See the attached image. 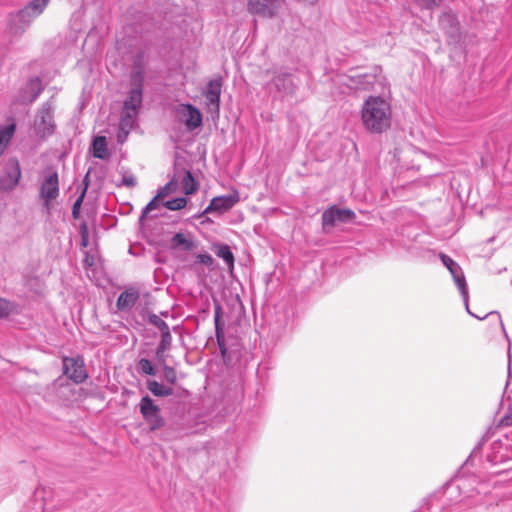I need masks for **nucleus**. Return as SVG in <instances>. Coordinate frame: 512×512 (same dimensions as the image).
Returning <instances> with one entry per match:
<instances>
[{
    "label": "nucleus",
    "instance_id": "a211bd4d",
    "mask_svg": "<svg viewBox=\"0 0 512 512\" xmlns=\"http://www.w3.org/2000/svg\"><path fill=\"white\" fill-rule=\"evenodd\" d=\"M139 298V290L134 287H129L118 296L116 307L122 312L130 311L136 305Z\"/></svg>",
    "mask_w": 512,
    "mask_h": 512
},
{
    "label": "nucleus",
    "instance_id": "79ce46f5",
    "mask_svg": "<svg viewBox=\"0 0 512 512\" xmlns=\"http://www.w3.org/2000/svg\"><path fill=\"white\" fill-rule=\"evenodd\" d=\"M128 133L126 134L125 131L121 130V127L119 126V133L117 135V140L119 143H122L124 142V140L126 139Z\"/></svg>",
    "mask_w": 512,
    "mask_h": 512
},
{
    "label": "nucleus",
    "instance_id": "393cba45",
    "mask_svg": "<svg viewBox=\"0 0 512 512\" xmlns=\"http://www.w3.org/2000/svg\"><path fill=\"white\" fill-rule=\"evenodd\" d=\"M16 130V124L11 123L0 127V156L6 150Z\"/></svg>",
    "mask_w": 512,
    "mask_h": 512
},
{
    "label": "nucleus",
    "instance_id": "39448f33",
    "mask_svg": "<svg viewBox=\"0 0 512 512\" xmlns=\"http://www.w3.org/2000/svg\"><path fill=\"white\" fill-rule=\"evenodd\" d=\"M440 259H441L443 265L451 273L453 280L463 298V302H464L467 312L470 315H472L478 319H484L486 316H484V317L476 316L469 310L468 286H467L466 279H465L464 273L462 271V268L459 266V264L457 262H455L451 257H449L448 255H446L444 253H440Z\"/></svg>",
    "mask_w": 512,
    "mask_h": 512
},
{
    "label": "nucleus",
    "instance_id": "f257e3e1",
    "mask_svg": "<svg viewBox=\"0 0 512 512\" xmlns=\"http://www.w3.org/2000/svg\"><path fill=\"white\" fill-rule=\"evenodd\" d=\"M362 121L370 132L382 133L391 124L389 103L381 97H369L362 108Z\"/></svg>",
    "mask_w": 512,
    "mask_h": 512
},
{
    "label": "nucleus",
    "instance_id": "f704fd0d",
    "mask_svg": "<svg viewBox=\"0 0 512 512\" xmlns=\"http://www.w3.org/2000/svg\"><path fill=\"white\" fill-rule=\"evenodd\" d=\"M172 186L173 182L171 181L168 182L163 187L159 188L156 194L157 198H161L162 200H164L172 192Z\"/></svg>",
    "mask_w": 512,
    "mask_h": 512
},
{
    "label": "nucleus",
    "instance_id": "f03ea898",
    "mask_svg": "<svg viewBox=\"0 0 512 512\" xmlns=\"http://www.w3.org/2000/svg\"><path fill=\"white\" fill-rule=\"evenodd\" d=\"M51 0H32L22 9L10 13L7 19L8 31L11 35H22L40 16Z\"/></svg>",
    "mask_w": 512,
    "mask_h": 512
},
{
    "label": "nucleus",
    "instance_id": "423d86ee",
    "mask_svg": "<svg viewBox=\"0 0 512 512\" xmlns=\"http://www.w3.org/2000/svg\"><path fill=\"white\" fill-rule=\"evenodd\" d=\"M138 407L151 431L158 430L164 425V419L160 414V407L148 395L141 398Z\"/></svg>",
    "mask_w": 512,
    "mask_h": 512
},
{
    "label": "nucleus",
    "instance_id": "c756f323",
    "mask_svg": "<svg viewBox=\"0 0 512 512\" xmlns=\"http://www.w3.org/2000/svg\"><path fill=\"white\" fill-rule=\"evenodd\" d=\"M163 200L161 198H157V195L143 208L142 210V213L139 217V221L140 222H143L144 219L148 216V214L155 210V209H158L161 205H162V202Z\"/></svg>",
    "mask_w": 512,
    "mask_h": 512
},
{
    "label": "nucleus",
    "instance_id": "0eeeda50",
    "mask_svg": "<svg viewBox=\"0 0 512 512\" xmlns=\"http://www.w3.org/2000/svg\"><path fill=\"white\" fill-rule=\"evenodd\" d=\"M356 214L349 208H339L336 205L329 207L322 213V226L324 231H329L336 223H351L354 221Z\"/></svg>",
    "mask_w": 512,
    "mask_h": 512
},
{
    "label": "nucleus",
    "instance_id": "4468645a",
    "mask_svg": "<svg viewBox=\"0 0 512 512\" xmlns=\"http://www.w3.org/2000/svg\"><path fill=\"white\" fill-rule=\"evenodd\" d=\"M177 113L182 117V121L190 131L202 125L203 117L201 112L190 103L180 104L177 108Z\"/></svg>",
    "mask_w": 512,
    "mask_h": 512
},
{
    "label": "nucleus",
    "instance_id": "b1692460",
    "mask_svg": "<svg viewBox=\"0 0 512 512\" xmlns=\"http://www.w3.org/2000/svg\"><path fill=\"white\" fill-rule=\"evenodd\" d=\"M93 156L98 159H107L109 157L107 139L105 136H96L92 141Z\"/></svg>",
    "mask_w": 512,
    "mask_h": 512
},
{
    "label": "nucleus",
    "instance_id": "4c0bfd02",
    "mask_svg": "<svg viewBox=\"0 0 512 512\" xmlns=\"http://www.w3.org/2000/svg\"><path fill=\"white\" fill-rule=\"evenodd\" d=\"M416 2L423 9H432L438 5L437 0H416Z\"/></svg>",
    "mask_w": 512,
    "mask_h": 512
},
{
    "label": "nucleus",
    "instance_id": "bb28decb",
    "mask_svg": "<svg viewBox=\"0 0 512 512\" xmlns=\"http://www.w3.org/2000/svg\"><path fill=\"white\" fill-rule=\"evenodd\" d=\"M172 344V336L170 331L161 334V340L156 349V356L158 359H162L164 353L170 349Z\"/></svg>",
    "mask_w": 512,
    "mask_h": 512
},
{
    "label": "nucleus",
    "instance_id": "c9c22d12",
    "mask_svg": "<svg viewBox=\"0 0 512 512\" xmlns=\"http://www.w3.org/2000/svg\"><path fill=\"white\" fill-rule=\"evenodd\" d=\"M136 184H137V180L133 174H125L122 177L120 185L129 187V188H133L136 186Z\"/></svg>",
    "mask_w": 512,
    "mask_h": 512
},
{
    "label": "nucleus",
    "instance_id": "7c9ffc66",
    "mask_svg": "<svg viewBox=\"0 0 512 512\" xmlns=\"http://www.w3.org/2000/svg\"><path fill=\"white\" fill-rule=\"evenodd\" d=\"M167 209L177 211L183 209L187 205V198L178 197L162 203Z\"/></svg>",
    "mask_w": 512,
    "mask_h": 512
},
{
    "label": "nucleus",
    "instance_id": "5701e85b",
    "mask_svg": "<svg viewBox=\"0 0 512 512\" xmlns=\"http://www.w3.org/2000/svg\"><path fill=\"white\" fill-rule=\"evenodd\" d=\"M145 79V71L140 61H135L133 69L130 73V85L131 89H138L143 91Z\"/></svg>",
    "mask_w": 512,
    "mask_h": 512
},
{
    "label": "nucleus",
    "instance_id": "ddd939ff",
    "mask_svg": "<svg viewBox=\"0 0 512 512\" xmlns=\"http://www.w3.org/2000/svg\"><path fill=\"white\" fill-rule=\"evenodd\" d=\"M439 26L448 37L449 43H457L460 40V26L457 16L451 11L442 13L439 17Z\"/></svg>",
    "mask_w": 512,
    "mask_h": 512
},
{
    "label": "nucleus",
    "instance_id": "a18cd8bd",
    "mask_svg": "<svg viewBox=\"0 0 512 512\" xmlns=\"http://www.w3.org/2000/svg\"><path fill=\"white\" fill-rule=\"evenodd\" d=\"M80 232H81L82 239L84 240L85 239L84 234L86 233V225L85 224L81 225Z\"/></svg>",
    "mask_w": 512,
    "mask_h": 512
},
{
    "label": "nucleus",
    "instance_id": "de8ad7c7",
    "mask_svg": "<svg viewBox=\"0 0 512 512\" xmlns=\"http://www.w3.org/2000/svg\"><path fill=\"white\" fill-rule=\"evenodd\" d=\"M304 2H306L307 4H310V5H313L315 4L318 0H303Z\"/></svg>",
    "mask_w": 512,
    "mask_h": 512
},
{
    "label": "nucleus",
    "instance_id": "f3484780",
    "mask_svg": "<svg viewBox=\"0 0 512 512\" xmlns=\"http://www.w3.org/2000/svg\"><path fill=\"white\" fill-rule=\"evenodd\" d=\"M239 201L237 193L214 197L204 210L205 214L223 213L230 210Z\"/></svg>",
    "mask_w": 512,
    "mask_h": 512
},
{
    "label": "nucleus",
    "instance_id": "49530a36",
    "mask_svg": "<svg viewBox=\"0 0 512 512\" xmlns=\"http://www.w3.org/2000/svg\"><path fill=\"white\" fill-rule=\"evenodd\" d=\"M500 446H501V443H500V442H493V443H492V445H491V447H492V449H493V450H494V449H496V448H498V447H500Z\"/></svg>",
    "mask_w": 512,
    "mask_h": 512
},
{
    "label": "nucleus",
    "instance_id": "9b49d317",
    "mask_svg": "<svg viewBox=\"0 0 512 512\" xmlns=\"http://www.w3.org/2000/svg\"><path fill=\"white\" fill-rule=\"evenodd\" d=\"M350 72L353 74L348 76V87L355 90H370L377 81V75L381 72V68L379 66H375L373 67V71L370 73L358 74L354 73V69Z\"/></svg>",
    "mask_w": 512,
    "mask_h": 512
},
{
    "label": "nucleus",
    "instance_id": "7ed1b4c3",
    "mask_svg": "<svg viewBox=\"0 0 512 512\" xmlns=\"http://www.w3.org/2000/svg\"><path fill=\"white\" fill-rule=\"evenodd\" d=\"M54 112V97H51L41 105L35 116L33 127L37 137L46 139L54 134L56 129Z\"/></svg>",
    "mask_w": 512,
    "mask_h": 512
},
{
    "label": "nucleus",
    "instance_id": "473e14b6",
    "mask_svg": "<svg viewBox=\"0 0 512 512\" xmlns=\"http://www.w3.org/2000/svg\"><path fill=\"white\" fill-rule=\"evenodd\" d=\"M13 310L12 304L5 300L0 298V319L7 317Z\"/></svg>",
    "mask_w": 512,
    "mask_h": 512
},
{
    "label": "nucleus",
    "instance_id": "dca6fc26",
    "mask_svg": "<svg viewBox=\"0 0 512 512\" xmlns=\"http://www.w3.org/2000/svg\"><path fill=\"white\" fill-rule=\"evenodd\" d=\"M43 90L42 81L39 77L31 78L20 90L18 102L21 104L33 103Z\"/></svg>",
    "mask_w": 512,
    "mask_h": 512
},
{
    "label": "nucleus",
    "instance_id": "cd10ccee",
    "mask_svg": "<svg viewBox=\"0 0 512 512\" xmlns=\"http://www.w3.org/2000/svg\"><path fill=\"white\" fill-rule=\"evenodd\" d=\"M137 370L141 374L154 376L156 375V369L152 362L146 358H141L137 362Z\"/></svg>",
    "mask_w": 512,
    "mask_h": 512
},
{
    "label": "nucleus",
    "instance_id": "c85d7f7f",
    "mask_svg": "<svg viewBox=\"0 0 512 512\" xmlns=\"http://www.w3.org/2000/svg\"><path fill=\"white\" fill-rule=\"evenodd\" d=\"M183 190L187 195H191L197 190L195 179L189 170L185 172L183 178Z\"/></svg>",
    "mask_w": 512,
    "mask_h": 512
},
{
    "label": "nucleus",
    "instance_id": "58836bf2",
    "mask_svg": "<svg viewBox=\"0 0 512 512\" xmlns=\"http://www.w3.org/2000/svg\"><path fill=\"white\" fill-rule=\"evenodd\" d=\"M82 200H83V195H81L79 198H77V200L74 202V204L72 206V216L74 218H78L79 209L82 204Z\"/></svg>",
    "mask_w": 512,
    "mask_h": 512
},
{
    "label": "nucleus",
    "instance_id": "aec40b11",
    "mask_svg": "<svg viewBox=\"0 0 512 512\" xmlns=\"http://www.w3.org/2000/svg\"><path fill=\"white\" fill-rule=\"evenodd\" d=\"M222 316V307L219 304H216L214 307V324H215V335L217 339V344L219 350L223 357L227 355V347L225 344V335L223 330V323L221 322Z\"/></svg>",
    "mask_w": 512,
    "mask_h": 512
},
{
    "label": "nucleus",
    "instance_id": "20e7f679",
    "mask_svg": "<svg viewBox=\"0 0 512 512\" xmlns=\"http://www.w3.org/2000/svg\"><path fill=\"white\" fill-rule=\"evenodd\" d=\"M143 101V91L138 89H129L127 97L123 103V110L120 118L121 130L126 134L132 129L135 119L139 114Z\"/></svg>",
    "mask_w": 512,
    "mask_h": 512
},
{
    "label": "nucleus",
    "instance_id": "2eb2a0df",
    "mask_svg": "<svg viewBox=\"0 0 512 512\" xmlns=\"http://www.w3.org/2000/svg\"><path fill=\"white\" fill-rule=\"evenodd\" d=\"M222 79L215 78L208 82L204 91L206 104L211 112H219Z\"/></svg>",
    "mask_w": 512,
    "mask_h": 512
},
{
    "label": "nucleus",
    "instance_id": "9d476101",
    "mask_svg": "<svg viewBox=\"0 0 512 512\" xmlns=\"http://www.w3.org/2000/svg\"><path fill=\"white\" fill-rule=\"evenodd\" d=\"M20 178L21 169L19 161L15 158L9 159L3 174L0 176V190L12 191L18 185Z\"/></svg>",
    "mask_w": 512,
    "mask_h": 512
},
{
    "label": "nucleus",
    "instance_id": "2f4dec72",
    "mask_svg": "<svg viewBox=\"0 0 512 512\" xmlns=\"http://www.w3.org/2000/svg\"><path fill=\"white\" fill-rule=\"evenodd\" d=\"M148 321L150 324L157 327L161 334L170 331L168 324L156 314L149 315Z\"/></svg>",
    "mask_w": 512,
    "mask_h": 512
},
{
    "label": "nucleus",
    "instance_id": "a19ab883",
    "mask_svg": "<svg viewBox=\"0 0 512 512\" xmlns=\"http://www.w3.org/2000/svg\"><path fill=\"white\" fill-rule=\"evenodd\" d=\"M488 437L487 436H484L481 441L478 443V445L473 449L472 453H471V456H473L474 454H476L477 452H479L481 449H482V446L484 445V443L487 441Z\"/></svg>",
    "mask_w": 512,
    "mask_h": 512
},
{
    "label": "nucleus",
    "instance_id": "ea45409f",
    "mask_svg": "<svg viewBox=\"0 0 512 512\" xmlns=\"http://www.w3.org/2000/svg\"><path fill=\"white\" fill-rule=\"evenodd\" d=\"M499 425L505 426V427L512 426V411L509 412L508 414L504 415L500 419Z\"/></svg>",
    "mask_w": 512,
    "mask_h": 512
},
{
    "label": "nucleus",
    "instance_id": "6ab92c4d",
    "mask_svg": "<svg viewBox=\"0 0 512 512\" xmlns=\"http://www.w3.org/2000/svg\"><path fill=\"white\" fill-rule=\"evenodd\" d=\"M276 90L285 95H292L296 90V84L293 75L287 72L280 71L272 79Z\"/></svg>",
    "mask_w": 512,
    "mask_h": 512
},
{
    "label": "nucleus",
    "instance_id": "e433bc0d",
    "mask_svg": "<svg viewBox=\"0 0 512 512\" xmlns=\"http://www.w3.org/2000/svg\"><path fill=\"white\" fill-rule=\"evenodd\" d=\"M164 376L169 383L174 384L176 382V371L174 370V368L165 366Z\"/></svg>",
    "mask_w": 512,
    "mask_h": 512
},
{
    "label": "nucleus",
    "instance_id": "c03bdc74",
    "mask_svg": "<svg viewBox=\"0 0 512 512\" xmlns=\"http://www.w3.org/2000/svg\"><path fill=\"white\" fill-rule=\"evenodd\" d=\"M510 379H511V366L510 364L508 365V373H507V381H506V387H505V391H504V395L506 394V389L510 383Z\"/></svg>",
    "mask_w": 512,
    "mask_h": 512
},
{
    "label": "nucleus",
    "instance_id": "a878e982",
    "mask_svg": "<svg viewBox=\"0 0 512 512\" xmlns=\"http://www.w3.org/2000/svg\"><path fill=\"white\" fill-rule=\"evenodd\" d=\"M147 388L154 396L157 397H167L173 395L174 393L172 387L165 386L155 380H148Z\"/></svg>",
    "mask_w": 512,
    "mask_h": 512
},
{
    "label": "nucleus",
    "instance_id": "4be33fe9",
    "mask_svg": "<svg viewBox=\"0 0 512 512\" xmlns=\"http://www.w3.org/2000/svg\"><path fill=\"white\" fill-rule=\"evenodd\" d=\"M212 250L217 257L221 258L225 262L231 271L234 269L235 257L229 245L216 243L212 246Z\"/></svg>",
    "mask_w": 512,
    "mask_h": 512
},
{
    "label": "nucleus",
    "instance_id": "6e6552de",
    "mask_svg": "<svg viewBox=\"0 0 512 512\" xmlns=\"http://www.w3.org/2000/svg\"><path fill=\"white\" fill-rule=\"evenodd\" d=\"M59 195V177L55 170L49 171L40 186V197L44 202V207L49 210L51 201Z\"/></svg>",
    "mask_w": 512,
    "mask_h": 512
},
{
    "label": "nucleus",
    "instance_id": "1a4fd4ad",
    "mask_svg": "<svg viewBox=\"0 0 512 512\" xmlns=\"http://www.w3.org/2000/svg\"><path fill=\"white\" fill-rule=\"evenodd\" d=\"M284 0H248L247 9L251 14L263 18H273Z\"/></svg>",
    "mask_w": 512,
    "mask_h": 512
},
{
    "label": "nucleus",
    "instance_id": "72a5a7b5",
    "mask_svg": "<svg viewBox=\"0 0 512 512\" xmlns=\"http://www.w3.org/2000/svg\"><path fill=\"white\" fill-rule=\"evenodd\" d=\"M197 261L207 267H212L214 264L213 257L208 253H200L196 256Z\"/></svg>",
    "mask_w": 512,
    "mask_h": 512
},
{
    "label": "nucleus",
    "instance_id": "f8f14e48",
    "mask_svg": "<svg viewBox=\"0 0 512 512\" xmlns=\"http://www.w3.org/2000/svg\"><path fill=\"white\" fill-rule=\"evenodd\" d=\"M63 373L75 383H83L88 375L81 358H63Z\"/></svg>",
    "mask_w": 512,
    "mask_h": 512
},
{
    "label": "nucleus",
    "instance_id": "37998d69",
    "mask_svg": "<svg viewBox=\"0 0 512 512\" xmlns=\"http://www.w3.org/2000/svg\"><path fill=\"white\" fill-rule=\"evenodd\" d=\"M487 459L489 462L496 464L498 462L503 461V456L498 457L497 455H494V456L488 455Z\"/></svg>",
    "mask_w": 512,
    "mask_h": 512
},
{
    "label": "nucleus",
    "instance_id": "412c9836",
    "mask_svg": "<svg viewBox=\"0 0 512 512\" xmlns=\"http://www.w3.org/2000/svg\"><path fill=\"white\" fill-rule=\"evenodd\" d=\"M169 248L171 250H182L189 252L195 248V242L192 238H189L185 234L178 232L174 234L169 240Z\"/></svg>",
    "mask_w": 512,
    "mask_h": 512
}]
</instances>
